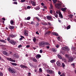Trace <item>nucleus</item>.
Returning <instances> with one entry per match:
<instances>
[{
	"mask_svg": "<svg viewBox=\"0 0 76 76\" xmlns=\"http://www.w3.org/2000/svg\"><path fill=\"white\" fill-rule=\"evenodd\" d=\"M50 44L49 43L46 42H42L39 43V45L40 47H43L44 45H50Z\"/></svg>",
	"mask_w": 76,
	"mask_h": 76,
	"instance_id": "f257e3e1",
	"label": "nucleus"
},
{
	"mask_svg": "<svg viewBox=\"0 0 76 76\" xmlns=\"http://www.w3.org/2000/svg\"><path fill=\"white\" fill-rule=\"evenodd\" d=\"M58 13L59 16L60 18L61 19H62L63 18V16L61 13V12L60 11H59L58 12H56V13L54 15L55 18H57L58 17Z\"/></svg>",
	"mask_w": 76,
	"mask_h": 76,
	"instance_id": "f03ea898",
	"label": "nucleus"
},
{
	"mask_svg": "<svg viewBox=\"0 0 76 76\" xmlns=\"http://www.w3.org/2000/svg\"><path fill=\"white\" fill-rule=\"evenodd\" d=\"M62 5L61 2H59V3L56 4L55 6L56 8L59 9L62 8Z\"/></svg>",
	"mask_w": 76,
	"mask_h": 76,
	"instance_id": "7ed1b4c3",
	"label": "nucleus"
},
{
	"mask_svg": "<svg viewBox=\"0 0 76 76\" xmlns=\"http://www.w3.org/2000/svg\"><path fill=\"white\" fill-rule=\"evenodd\" d=\"M8 70L9 71L11 72L12 73L14 74L15 72V69L11 67L9 68Z\"/></svg>",
	"mask_w": 76,
	"mask_h": 76,
	"instance_id": "20e7f679",
	"label": "nucleus"
},
{
	"mask_svg": "<svg viewBox=\"0 0 76 76\" xmlns=\"http://www.w3.org/2000/svg\"><path fill=\"white\" fill-rule=\"evenodd\" d=\"M47 72L49 74H54V72L52 70L48 69L47 70Z\"/></svg>",
	"mask_w": 76,
	"mask_h": 76,
	"instance_id": "39448f33",
	"label": "nucleus"
},
{
	"mask_svg": "<svg viewBox=\"0 0 76 76\" xmlns=\"http://www.w3.org/2000/svg\"><path fill=\"white\" fill-rule=\"evenodd\" d=\"M9 42L13 45H15L16 44L15 41H14V40H10V41H9Z\"/></svg>",
	"mask_w": 76,
	"mask_h": 76,
	"instance_id": "423d86ee",
	"label": "nucleus"
},
{
	"mask_svg": "<svg viewBox=\"0 0 76 76\" xmlns=\"http://www.w3.org/2000/svg\"><path fill=\"white\" fill-rule=\"evenodd\" d=\"M7 59L9 61H12V62H15V60H14L12 59V58H7Z\"/></svg>",
	"mask_w": 76,
	"mask_h": 76,
	"instance_id": "0eeeda50",
	"label": "nucleus"
},
{
	"mask_svg": "<svg viewBox=\"0 0 76 76\" xmlns=\"http://www.w3.org/2000/svg\"><path fill=\"white\" fill-rule=\"evenodd\" d=\"M31 4H32V5L33 6H35L36 5V2L35 1H31Z\"/></svg>",
	"mask_w": 76,
	"mask_h": 76,
	"instance_id": "6e6552de",
	"label": "nucleus"
},
{
	"mask_svg": "<svg viewBox=\"0 0 76 76\" xmlns=\"http://www.w3.org/2000/svg\"><path fill=\"white\" fill-rule=\"evenodd\" d=\"M20 67H21V68H27V66H25L24 65H20Z\"/></svg>",
	"mask_w": 76,
	"mask_h": 76,
	"instance_id": "1a4fd4ad",
	"label": "nucleus"
},
{
	"mask_svg": "<svg viewBox=\"0 0 76 76\" xmlns=\"http://www.w3.org/2000/svg\"><path fill=\"white\" fill-rule=\"evenodd\" d=\"M69 61H68L69 62H72L74 60V58L72 57H70L68 58Z\"/></svg>",
	"mask_w": 76,
	"mask_h": 76,
	"instance_id": "9d476101",
	"label": "nucleus"
},
{
	"mask_svg": "<svg viewBox=\"0 0 76 76\" xmlns=\"http://www.w3.org/2000/svg\"><path fill=\"white\" fill-rule=\"evenodd\" d=\"M24 34L26 36H28V31L26 30H25L24 31Z\"/></svg>",
	"mask_w": 76,
	"mask_h": 76,
	"instance_id": "9b49d317",
	"label": "nucleus"
},
{
	"mask_svg": "<svg viewBox=\"0 0 76 76\" xmlns=\"http://www.w3.org/2000/svg\"><path fill=\"white\" fill-rule=\"evenodd\" d=\"M14 56L16 58H19V56L16 53H15L14 55Z\"/></svg>",
	"mask_w": 76,
	"mask_h": 76,
	"instance_id": "f8f14e48",
	"label": "nucleus"
},
{
	"mask_svg": "<svg viewBox=\"0 0 76 76\" xmlns=\"http://www.w3.org/2000/svg\"><path fill=\"white\" fill-rule=\"evenodd\" d=\"M31 60L35 62H38V61L35 58H31Z\"/></svg>",
	"mask_w": 76,
	"mask_h": 76,
	"instance_id": "ddd939ff",
	"label": "nucleus"
},
{
	"mask_svg": "<svg viewBox=\"0 0 76 76\" xmlns=\"http://www.w3.org/2000/svg\"><path fill=\"white\" fill-rule=\"evenodd\" d=\"M41 55L39 54H37L36 56V57L38 59L40 57H41Z\"/></svg>",
	"mask_w": 76,
	"mask_h": 76,
	"instance_id": "4468645a",
	"label": "nucleus"
},
{
	"mask_svg": "<svg viewBox=\"0 0 76 76\" xmlns=\"http://www.w3.org/2000/svg\"><path fill=\"white\" fill-rule=\"evenodd\" d=\"M41 24L44 26H47L48 25V24L46 22H42Z\"/></svg>",
	"mask_w": 76,
	"mask_h": 76,
	"instance_id": "2eb2a0df",
	"label": "nucleus"
},
{
	"mask_svg": "<svg viewBox=\"0 0 76 76\" xmlns=\"http://www.w3.org/2000/svg\"><path fill=\"white\" fill-rule=\"evenodd\" d=\"M14 28H15L14 26H10L9 27V28L10 29H14Z\"/></svg>",
	"mask_w": 76,
	"mask_h": 76,
	"instance_id": "dca6fc26",
	"label": "nucleus"
},
{
	"mask_svg": "<svg viewBox=\"0 0 76 76\" xmlns=\"http://www.w3.org/2000/svg\"><path fill=\"white\" fill-rule=\"evenodd\" d=\"M63 50H69V49L67 47H65L63 48Z\"/></svg>",
	"mask_w": 76,
	"mask_h": 76,
	"instance_id": "f3484780",
	"label": "nucleus"
},
{
	"mask_svg": "<svg viewBox=\"0 0 76 76\" xmlns=\"http://www.w3.org/2000/svg\"><path fill=\"white\" fill-rule=\"evenodd\" d=\"M51 34V31H49L48 32H46L45 34V35H46V34H48V35H49Z\"/></svg>",
	"mask_w": 76,
	"mask_h": 76,
	"instance_id": "a211bd4d",
	"label": "nucleus"
},
{
	"mask_svg": "<svg viewBox=\"0 0 76 76\" xmlns=\"http://www.w3.org/2000/svg\"><path fill=\"white\" fill-rule=\"evenodd\" d=\"M56 64L58 66H60L61 65V63L59 61H57Z\"/></svg>",
	"mask_w": 76,
	"mask_h": 76,
	"instance_id": "6ab92c4d",
	"label": "nucleus"
},
{
	"mask_svg": "<svg viewBox=\"0 0 76 76\" xmlns=\"http://www.w3.org/2000/svg\"><path fill=\"white\" fill-rule=\"evenodd\" d=\"M3 54L4 55H6L7 56L8 55V54L7 53V52L6 51H4L3 52Z\"/></svg>",
	"mask_w": 76,
	"mask_h": 76,
	"instance_id": "aec40b11",
	"label": "nucleus"
},
{
	"mask_svg": "<svg viewBox=\"0 0 76 76\" xmlns=\"http://www.w3.org/2000/svg\"><path fill=\"white\" fill-rule=\"evenodd\" d=\"M47 19H52V17L50 16H47Z\"/></svg>",
	"mask_w": 76,
	"mask_h": 76,
	"instance_id": "412c9836",
	"label": "nucleus"
},
{
	"mask_svg": "<svg viewBox=\"0 0 76 76\" xmlns=\"http://www.w3.org/2000/svg\"><path fill=\"white\" fill-rule=\"evenodd\" d=\"M9 37L10 38H13L14 37V35L12 34L9 35Z\"/></svg>",
	"mask_w": 76,
	"mask_h": 76,
	"instance_id": "4be33fe9",
	"label": "nucleus"
},
{
	"mask_svg": "<svg viewBox=\"0 0 76 76\" xmlns=\"http://www.w3.org/2000/svg\"><path fill=\"white\" fill-rule=\"evenodd\" d=\"M40 9V7H37L36 8H34V9L36 10H39Z\"/></svg>",
	"mask_w": 76,
	"mask_h": 76,
	"instance_id": "5701e85b",
	"label": "nucleus"
},
{
	"mask_svg": "<svg viewBox=\"0 0 76 76\" xmlns=\"http://www.w3.org/2000/svg\"><path fill=\"white\" fill-rule=\"evenodd\" d=\"M53 35H55V36H58V34L57 33H56L54 32L53 33Z\"/></svg>",
	"mask_w": 76,
	"mask_h": 76,
	"instance_id": "b1692460",
	"label": "nucleus"
},
{
	"mask_svg": "<svg viewBox=\"0 0 76 76\" xmlns=\"http://www.w3.org/2000/svg\"><path fill=\"white\" fill-rule=\"evenodd\" d=\"M56 61V60L55 59H53L52 60H51L50 62L52 63H55Z\"/></svg>",
	"mask_w": 76,
	"mask_h": 76,
	"instance_id": "393cba45",
	"label": "nucleus"
},
{
	"mask_svg": "<svg viewBox=\"0 0 76 76\" xmlns=\"http://www.w3.org/2000/svg\"><path fill=\"white\" fill-rule=\"evenodd\" d=\"M57 56H58V58L60 59H62V57H61V56L59 54H58Z\"/></svg>",
	"mask_w": 76,
	"mask_h": 76,
	"instance_id": "a878e982",
	"label": "nucleus"
},
{
	"mask_svg": "<svg viewBox=\"0 0 76 76\" xmlns=\"http://www.w3.org/2000/svg\"><path fill=\"white\" fill-rule=\"evenodd\" d=\"M66 7H64V8H62L61 9V10L62 11H66Z\"/></svg>",
	"mask_w": 76,
	"mask_h": 76,
	"instance_id": "bb28decb",
	"label": "nucleus"
},
{
	"mask_svg": "<svg viewBox=\"0 0 76 76\" xmlns=\"http://www.w3.org/2000/svg\"><path fill=\"white\" fill-rule=\"evenodd\" d=\"M52 51L54 52H56V50L54 48H53L52 49Z\"/></svg>",
	"mask_w": 76,
	"mask_h": 76,
	"instance_id": "cd10ccee",
	"label": "nucleus"
},
{
	"mask_svg": "<svg viewBox=\"0 0 76 76\" xmlns=\"http://www.w3.org/2000/svg\"><path fill=\"white\" fill-rule=\"evenodd\" d=\"M10 23H11V25H13L14 23V20H10Z\"/></svg>",
	"mask_w": 76,
	"mask_h": 76,
	"instance_id": "c85d7f7f",
	"label": "nucleus"
},
{
	"mask_svg": "<svg viewBox=\"0 0 76 76\" xmlns=\"http://www.w3.org/2000/svg\"><path fill=\"white\" fill-rule=\"evenodd\" d=\"M65 56L67 58H69V54H66L65 55Z\"/></svg>",
	"mask_w": 76,
	"mask_h": 76,
	"instance_id": "c756f323",
	"label": "nucleus"
},
{
	"mask_svg": "<svg viewBox=\"0 0 76 76\" xmlns=\"http://www.w3.org/2000/svg\"><path fill=\"white\" fill-rule=\"evenodd\" d=\"M61 53H62L63 55H64L65 53V51H62L61 52Z\"/></svg>",
	"mask_w": 76,
	"mask_h": 76,
	"instance_id": "7c9ffc66",
	"label": "nucleus"
},
{
	"mask_svg": "<svg viewBox=\"0 0 76 76\" xmlns=\"http://www.w3.org/2000/svg\"><path fill=\"white\" fill-rule=\"evenodd\" d=\"M1 42L4 43H6V41H5L4 39H1Z\"/></svg>",
	"mask_w": 76,
	"mask_h": 76,
	"instance_id": "2f4dec72",
	"label": "nucleus"
},
{
	"mask_svg": "<svg viewBox=\"0 0 76 76\" xmlns=\"http://www.w3.org/2000/svg\"><path fill=\"white\" fill-rule=\"evenodd\" d=\"M62 67L63 68H64L65 67V65L64 64V63H62Z\"/></svg>",
	"mask_w": 76,
	"mask_h": 76,
	"instance_id": "473e14b6",
	"label": "nucleus"
},
{
	"mask_svg": "<svg viewBox=\"0 0 76 76\" xmlns=\"http://www.w3.org/2000/svg\"><path fill=\"white\" fill-rule=\"evenodd\" d=\"M71 26L70 25H69L66 28L67 30L69 29L70 28Z\"/></svg>",
	"mask_w": 76,
	"mask_h": 76,
	"instance_id": "72a5a7b5",
	"label": "nucleus"
},
{
	"mask_svg": "<svg viewBox=\"0 0 76 76\" xmlns=\"http://www.w3.org/2000/svg\"><path fill=\"white\" fill-rule=\"evenodd\" d=\"M39 70L40 73H41L42 72V69L41 68L39 69Z\"/></svg>",
	"mask_w": 76,
	"mask_h": 76,
	"instance_id": "f704fd0d",
	"label": "nucleus"
},
{
	"mask_svg": "<svg viewBox=\"0 0 76 76\" xmlns=\"http://www.w3.org/2000/svg\"><path fill=\"white\" fill-rule=\"evenodd\" d=\"M1 21H2V23H4V20H6V19H3V20H0Z\"/></svg>",
	"mask_w": 76,
	"mask_h": 76,
	"instance_id": "c9c22d12",
	"label": "nucleus"
},
{
	"mask_svg": "<svg viewBox=\"0 0 76 76\" xmlns=\"http://www.w3.org/2000/svg\"><path fill=\"white\" fill-rule=\"evenodd\" d=\"M12 64L13 66H17V64L15 63H12Z\"/></svg>",
	"mask_w": 76,
	"mask_h": 76,
	"instance_id": "e433bc0d",
	"label": "nucleus"
},
{
	"mask_svg": "<svg viewBox=\"0 0 76 76\" xmlns=\"http://www.w3.org/2000/svg\"><path fill=\"white\" fill-rule=\"evenodd\" d=\"M36 39L35 38H34L33 39V41L34 42H36Z\"/></svg>",
	"mask_w": 76,
	"mask_h": 76,
	"instance_id": "4c0bfd02",
	"label": "nucleus"
},
{
	"mask_svg": "<svg viewBox=\"0 0 76 76\" xmlns=\"http://www.w3.org/2000/svg\"><path fill=\"white\" fill-rule=\"evenodd\" d=\"M3 74L2 72H0V76H3Z\"/></svg>",
	"mask_w": 76,
	"mask_h": 76,
	"instance_id": "58836bf2",
	"label": "nucleus"
},
{
	"mask_svg": "<svg viewBox=\"0 0 76 76\" xmlns=\"http://www.w3.org/2000/svg\"><path fill=\"white\" fill-rule=\"evenodd\" d=\"M53 3L55 4L57 1V0H52Z\"/></svg>",
	"mask_w": 76,
	"mask_h": 76,
	"instance_id": "ea45409f",
	"label": "nucleus"
},
{
	"mask_svg": "<svg viewBox=\"0 0 76 76\" xmlns=\"http://www.w3.org/2000/svg\"><path fill=\"white\" fill-rule=\"evenodd\" d=\"M10 37H8V38H7V40L8 41V42H9V41H10Z\"/></svg>",
	"mask_w": 76,
	"mask_h": 76,
	"instance_id": "a19ab883",
	"label": "nucleus"
},
{
	"mask_svg": "<svg viewBox=\"0 0 76 76\" xmlns=\"http://www.w3.org/2000/svg\"><path fill=\"white\" fill-rule=\"evenodd\" d=\"M34 24V22H33V21H31V23H30V24H31V25H33V24Z\"/></svg>",
	"mask_w": 76,
	"mask_h": 76,
	"instance_id": "79ce46f5",
	"label": "nucleus"
},
{
	"mask_svg": "<svg viewBox=\"0 0 76 76\" xmlns=\"http://www.w3.org/2000/svg\"><path fill=\"white\" fill-rule=\"evenodd\" d=\"M59 45H57L56 46V47L57 48H58L59 47Z\"/></svg>",
	"mask_w": 76,
	"mask_h": 76,
	"instance_id": "37998d69",
	"label": "nucleus"
},
{
	"mask_svg": "<svg viewBox=\"0 0 76 76\" xmlns=\"http://www.w3.org/2000/svg\"><path fill=\"white\" fill-rule=\"evenodd\" d=\"M27 8L28 9H30L31 8V7L29 6H28L27 7Z\"/></svg>",
	"mask_w": 76,
	"mask_h": 76,
	"instance_id": "c03bdc74",
	"label": "nucleus"
},
{
	"mask_svg": "<svg viewBox=\"0 0 76 76\" xmlns=\"http://www.w3.org/2000/svg\"><path fill=\"white\" fill-rule=\"evenodd\" d=\"M58 40L60 41V37H58Z\"/></svg>",
	"mask_w": 76,
	"mask_h": 76,
	"instance_id": "a18cd8bd",
	"label": "nucleus"
},
{
	"mask_svg": "<svg viewBox=\"0 0 76 76\" xmlns=\"http://www.w3.org/2000/svg\"><path fill=\"white\" fill-rule=\"evenodd\" d=\"M30 47V45H27V46H26V47H27V48H29Z\"/></svg>",
	"mask_w": 76,
	"mask_h": 76,
	"instance_id": "49530a36",
	"label": "nucleus"
},
{
	"mask_svg": "<svg viewBox=\"0 0 76 76\" xmlns=\"http://www.w3.org/2000/svg\"><path fill=\"white\" fill-rule=\"evenodd\" d=\"M31 75V73L30 72H28V76H30V75Z\"/></svg>",
	"mask_w": 76,
	"mask_h": 76,
	"instance_id": "de8ad7c7",
	"label": "nucleus"
},
{
	"mask_svg": "<svg viewBox=\"0 0 76 76\" xmlns=\"http://www.w3.org/2000/svg\"><path fill=\"white\" fill-rule=\"evenodd\" d=\"M39 25V24L38 23H37V24H36V26H38Z\"/></svg>",
	"mask_w": 76,
	"mask_h": 76,
	"instance_id": "09e8293b",
	"label": "nucleus"
},
{
	"mask_svg": "<svg viewBox=\"0 0 76 76\" xmlns=\"http://www.w3.org/2000/svg\"><path fill=\"white\" fill-rule=\"evenodd\" d=\"M31 19V17H28L27 18V19Z\"/></svg>",
	"mask_w": 76,
	"mask_h": 76,
	"instance_id": "8fccbe9b",
	"label": "nucleus"
},
{
	"mask_svg": "<svg viewBox=\"0 0 76 76\" xmlns=\"http://www.w3.org/2000/svg\"><path fill=\"white\" fill-rule=\"evenodd\" d=\"M21 47H22V45H20L19 46H18V48H20Z\"/></svg>",
	"mask_w": 76,
	"mask_h": 76,
	"instance_id": "3c124183",
	"label": "nucleus"
},
{
	"mask_svg": "<svg viewBox=\"0 0 76 76\" xmlns=\"http://www.w3.org/2000/svg\"><path fill=\"white\" fill-rule=\"evenodd\" d=\"M36 34H37L38 35H39V33H38V31H37L36 32Z\"/></svg>",
	"mask_w": 76,
	"mask_h": 76,
	"instance_id": "603ef678",
	"label": "nucleus"
},
{
	"mask_svg": "<svg viewBox=\"0 0 76 76\" xmlns=\"http://www.w3.org/2000/svg\"><path fill=\"white\" fill-rule=\"evenodd\" d=\"M62 75V76H65V73H63Z\"/></svg>",
	"mask_w": 76,
	"mask_h": 76,
	"instance_id": "864d4df0",
	"label": "nucleus"
},
{
	"mask_svg": "<svg viewBox=\"0 0 76 76\" xmlns=\"http://www.w3.org/2000/svg\"><path fill=\"white\" fill-rule=\"evenodd\" d=\"M25 0H21V1L22 2H25Z\"/></svg>",
	"mask_w": 76,
	"mask_h": 76,
	"instance_id": "5fc2aeb1",
	"label": "nucleus"
},
{
	"mask_svg": "<svg viewBox=\"0 0 76 76\" xmlns=\"http://www.w3.org/2000/svg\"><path fill=\"white\" fill-rule=\"evenodd\" d=\"M42 52H43V51H42V50H40V53H42Z\"/></svg>",
	"mask_w": 76,
	"mask_h": 76,
	"instance_id": "6e6d98bb",
	"label": "nucleus"
},
{
	"mask_svg": "<svg viewBox=\"0 0 76 76\" xmlns=\"http://www.w3.org/2000/svg\"><path fill=\"white\" fill-rule=\"evenodd\" d=\"M34 19H39V18L37 17H35V18H34Z\"/></svg>",
	"mask_w": 76,
	"mask_h": 76,
	"instance_id": "4d7b16f0",
	"label": "nucleus"
},
{
	"mask_svg": "<svg viewBox=\"0 0 76 76\" xmlns=\"http://www.w3.org/2000/svg\"><path fill=\"white\" fill-rule=\"evenodd\" d=\"M50 13H51V14H52L53 13V11L51 10L50 11Z\"/></svg>",
	"mask_w": 76,
	"mask_h": 76,
	"instance_id": "13d9d810",
	"label": "nucleus"
},
{
	"mask_svg": "<svg viewBox=\"0 0 76 76\" xmlns=\"http://www.w3.org/2000/svg\"><path fill=\"white\" fill-rule=\"evenodd\" d=\"M46 48L48 49H49V48H50V46H46Z\"/></svg>",
	"mask_w": 76,
	"mask_h": 76,
	"instance_id": "bf43d9fd",
	"label": "nucleus"
},
{
	"mask_svg": "<svg viewBox=\"0 0 76 76\" xmlns=\"http://www.w3.org/2000/svg\"><path fill=\"white\" fill-rule=\"evenodd\" d=\"M58 74L59 75H60L61 74V72H60L59 71L58 72Z\"/></svg>",
	"mask_w": 76,
	"mask_h": 76,
	"instance_id": "052dcab7",
	"label": "nucleus"
},
{
	"mask_svg": "<svg viewBox=\"0 0 76 76\" xmlns=\"http://www.w3.org/2000/svg\"><path fill=\"white\" fill-rule=\"evenodd\" d=\"M14 4H17V3L16 1L14 2Z\"/></svg>",
	"mask_w": 76,
	"mask_h": 76,
	"instance_id": "680f3d73",
	"label": "nucleus"
},
{
	"mask_svg": "<svg viewBox=\"0 0 76 76\" xmlns=\"http://www.w3.org/2000/svg\"><path fill=\"white\" fill-rule=\"evenodd\" d=\"M70 18H72V15H69Z\"/></svg>",
	"mask_w": 76,
	"mask_h": 76,
	"instance_id": "e2e57ef3",
	"label": "nucleus"
},
{
	"mask_svg": "<svg viewBox=\"0 0 76 76\" xmlns=\"http://www.w3.org/2000/svg\"><path fill=\"white\" fill-rule=\"evenodd\" d=\"M41 5H42V6H44V4L43 3H41Z\"/></svg>",
	"mask_w": 76,
	"mask_h": 76,
	"instance_id": "0e129e2a",
	"label": "nucleus"
},
{
	"mask_svg": "<svg viewBox=\"0 0 76 76\" xmlns=\"http://www.w3.org/2000/svg\"><path fill=\"white\" fill-rule=\"evenodd\" d=\"M23 39V38H20V39H19V40H20V41H21V40H22Z\"/></svg>",
	"mask_w": 76,
	"mask_h": 76,
	"instance_id": "69168bd1",
	"label": "nucleus"
},
{
	"mask_svg": "<svg viewBox=\"0 0 76 76\" xmlns=\"http://www.w3.org/2000/svg\"><path fill=\"white\" fill-rule=\"evenodd\" d=\"M43 8H45V9H46L47 8V7L46 6H44L43 7Z\"/></svg>",
	"mask_w": 76,
	"mask_h": 76,
	"instance_id": "338daca9",
	"label": "nucleus"
},
{
	"mask_svg": "<svg viewBox=\"0 0 76 76\" xmlns=\"http://www.w3.org/2000/svg\"><path fill=\"white\" fill-rule=\"evenodd\" d=\"M71 65H72V66H75V64L74 63L72 64Z\"/></svg>",
	"mask_w": 76,
	"mask_h": 76,
	"instance_id": "774afa93",
	"label": "nucleus"
}]
</instances>
